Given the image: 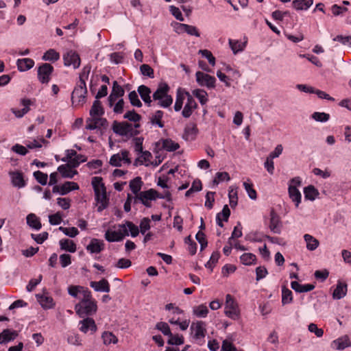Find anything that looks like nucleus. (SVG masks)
Here are the masks:
<instances>
[{"label":"nucleus","mask_w":351,"mask_h":351,"mask_svg":"<svg viewBox=\"0 0 351 351\" xmlns=\"http://www.w3.org/2000/svg\"><path fill=\"white\" fill-rule=\"evenodd\" d=\"M170 87L166 82H161L158 84L156 90L153 93V99L158 101V105L162 108L169 107L173 103V97L168 93Z\"/></svg>","instance_id":"f257e3e1"},{"label":"nucleus","mask_w":351,"mask_h":351,"mask_svg":"<svg viewBox=\"0 0 351 351\" xmlns=\"http://www.w3.org/2000/svg\"><path fill=\"white\" fill-rule=\"evenodd\" d=\"M75 310L80 317L93 315L97 312V302H79L75 304Z\"/></svg>","instance_id":"f03ea898"},{"label":"nucleus","mask_w":351,"mask_h":351,"mask_svg":"<svg viewBox=\"0 0 351 351\" xmlns=\"http://www.w3.org/2000/svg\"><path fill=\"white\" fill-rule=\"evenodd\" d=\"M224 313L227 317L234 320L238 319L239 317L240 313L238 304L230 294H227L226 296Z\"/></svg>","instance_id":"7ed1b4c3"},{"label":"nucleus","mask_w":351,"mask_h":351,"mask_svg":"<svg viewBox=\"0 0 351 351\" xmlns=\"http://www.w3.org/2000/svg\"><path fill=\"white\" fill-rule=\"evenodd\" d=\"M86 85L76 84L71 93V101L73 105H82L86 101L87 96Z\"/></svg>","instance_id":"20e7f679"},{"label":"nucleus","mask_w":351,"mask_h":351,"mask_svg":"<svg viewBox=\"0 0 351 351\" xmlns=\"http://www.w3.org/2000/svg\"><path fill=\"white\" fill-rule=\"evenodd\" d=\"M54 71L53 66L49 63H43L37 70V77L38 81L42 84H48L51 80V76Z\"/></svg>","instance_id":"39448f33"},{"label":"nucleus","mask_w":351,"mask_h":351,"mask_svg":"<svg viewBox=\"0 0 351 351\" xmlns=\"http://www.w3.org/2000/svg\"><path fill=\"white\" fill-rule=\"evenodd\" d=\"M195 77L197 83L200 86H206L208 89L215 88L216 79L214 76H211L202 71H197Z\"/></svg>","instance_id":"423d86ee"},{"label":"nucleus","mask_w":351,"mask_h":351,"mask_svg":"<svg viewBox=\"0 0 351 351\" xmlns=\"http://www.w3.org/2000/svg\"><path fill=\"white\" fill-rule=\"evenodd\" d=\"M269 217V228L271 232L274 234H280L282 228V223L280 216L274 208H271L270 210Z\"/></svg>","instance_id":"0eeeda50"},{"label":"nucleus","mask_w":351,"mask_h":351,"mask_svg":"<svg viewBox=\"0 0 351 351\" xmlns=\"http://www.w3.org/2000/svg\"><path fill=\"white\" fill-rule=\"evenodd\" d=\"M190 329L192 333H193V338L195 340H202L206 336V324L202 321L193 322L191 325Z\"/></svg>","instance_id":"6e6552de"},{"label":"nucleus","mask_w":351,"mask_h":351,"mask_svg":"<svg viewBox=\"0 0 351 351\" xmlns=\"http://www.w3.org/2000/svg\"><path fill=\"white\" fill-rule=\"evenodd\" d=\"M64 64L66 66H73L74 69H77L80 65V58L78 53L73 50H70L63 55Z\"/></svg>","instance_id":"1a4fd4ad"},{"label":"nucleus","mask_w":351,"mask_h":351,"mask_svg":"<svg viewBox=\"0 0 351 351\" xmlns=\"http://www.w3.org/2000/svg\"><path fill=\"white\" fill-rule=\"evenodd\" d=\"M79 325V330L84 333L90 331L91 334H93L97 330L95 320L90 317H84L82 320L80 321Z\"/></svg>","instance_id":"9d476101"},{"label":"nucleus","mask_w":351,"mask_h":351,"mask_svg":"<svg viewBox=\"0 0 351 351\" xmlns=\"http://www.w3.org/2000/svg\"><path fill=\"white\" fill-rule=\"evenodd\" d=\"M129 236V232L127 229L121 230L112 231L108 230L105 233V239L108 242H119L122 241L125 237Z\"/></svg>","instance_id":"9b49d317"},{"label":"nucleus","mask_w":351,"mask_h":351,"mask_svg":"<svg viewBox=\"0 0 351 351\" xmlns=\"http://www.w3.org/2000/svg\"><path fill=\"white\" fill-rule=\"evenodd\" d=\"M186 94L187 95V101L182 111V115L184 118H189L198 106L194 98L188 92Z\"/></svg>","instance_id":"f8f14e48"},{"label":"nucleus","mask_w":351,"mask_h":351,"mask_svg":"<svg viewBox=\"0 0 351 351\" xmlns=\"http://www.w3.org/2000/svg\"><path fill=\"white\" fill-rule=\"evenodd\" d=\"M9 176L11 178L12 184L14 187L21 189L26 186L27 183L24 179L23 172L20 171H10Z\"/></svg>","instance_id":"ddd939ff"},{"label":"nucleus","mask_w":351,"mask_h":351,"mask_svg":"<svg viewBox=\"0 0 351 351\" xmlns=\"http://www.w3.org/2000/svg\"><path fill=\"white\" fill-rule=\"evenodd\" d=\"M176 31L178 33L186 32L190 36H195L199 37L200 34L197 28L193 25H190L184 23H177Z\"/></svg>","instance_id":"4468645a"},{"label":"nucleus","mask_w":351,"mask_h":351,"mask_svg":"<svg viewBox=\"0 0 351 351\" xmlns=\"http://www.w3.org/2000/svg\"><path fill=\"white\" fill-rule=\"evenodd\" d=\"M95 201L99 204L97 207V211L99 213L102 212L106 209L109 204V199L106 195V190L95 193Z\"/></svg>","instance_id":"2eb2a0df"},{"label":"nucleus","mask_w":351,"mask_h":351,"mask_svg":"<svg viewBox=\"0 0 351 351\" xmlns=\"http://www.w3.org/2000/svg\"><path fill=\"white\" fill-rule=\"evenodd\" d=\"M154 194H155V189H149L147 191L140 192L139 199H141V203L145 207L150 208L152 206L150 201L155 200Z\"/></svg>","instance_id":"dca6fc26"},{"label":"nucleus","mask_w":351,"mask_h":351,"mask_svg":"<svg viewBox=\"0 0 351 351\" xmlns=\"http://www.w3.org/2000/svg\"><path fill=\"white\" fill-rule=\"evenodd\" d=\"M137 92L138 93L141 98L145 102V104L148 107H150L152 103V100L150 95L152 93L150 88L145 85H140L137 88Z\"/></svg>","instance_id":"f3484780"},{"label":"nucleus","mask_w":351,"mask_h":351,"mask_svg":"<svg viewBox=\"0 0 351 351\" xmlns=\"http://www.w3.org/2000/svg\"><path fill=\"white\" fill-rule=\"evenodd\" d=\"M128 128H130V123L127 121L119 123L114 121L112 124L113 132L122 136H125L128 134Z\"/></svg>","instance_id":"a211bd4d"},{"label":"nucleus","mask_w":351,"mask_h":351,"mask_svg":"<svg viewBox=\"0 0 351 351\" xmlns=\"http://www.w3.org/2000/svg\"><path fill=\"white\" fill-rule=\"evenodd\" d=\"M90 286L95 291L108 293L110 291V284L108 281L105 278H102L98 282L91 281L90 282Z\"/></svg>","instance_id":"6ab92c4d"},{"label":"nucleus","mask_w":351,"mask_h":351,"mask_svg":"<svg viewBox=\"0 0 351 351\" xmlns=\"http://www.w3.org/2000/svg\"><path fill=\"white\" fill-rule=\"evenodd\" d=\"M197 133L198 129L196 124L191 123L184 128L182 138L187 141H193L195 139Z\"/></svg>","instance_id":"aec40b11"},{"label":"nucleus","mask_w":351,"mask_h":351,"mask_svg":"<svg viewBox=\"0 0 351 351\" xmlns=\"http://www.w3.org/2000/svg\"><path fill=\"white\" fill-rule=\"evenodd\" d=\"M347 291V284L346 282L339 280L336 288L333 291L332 297L335 300H340L346 296Z\"/></svg>","instance_id":"412c9836"},{"label":"nucleus","mask_w":351,"mask_h":351,"mask_svg":"<svg viewBox=\"0 0 351 351\" xmlns=\"http://www.w3.org/2000/svg\"><path fill=\"white\" fill-rule=\"evenodd\" d=\"M288 193L290 199L295 203V207L298 208L301 203V193L298 188H296V186H293L292 184H289Z\"/></svg>","instance_id":"4be33fe9"},{"label":"nucleus","mask_w":351,"mask_h":351,"mask_svg":"<svg viewBox=\"0 0 351 351\" xmlns=\"http://www.w3.org/2000/svg\"><path fill=\"white\" fill-rule=\"evenodd\" d=\"M332 347L339 350L351 346V342L347 335L341 337L332 342Z\"/></svg>","instance_id":"5701e85b"},{"label":"nucleus","mask_w":351,"mask_h":351,"mask_svg":"<svg viewBox=\"0 0 351 351\" xmlns=\"http://www.w3.org/2000/svg\"><path fill=\"white\" fill-rule=\"evenodd\" d=\"M104 242L97 239H92L89 244L86 246V250L90 252L99 253L104 250Z\"/></svg>","instance_id":"b1692460"},{"label":"nucleus","mask_w":351,"mask_h":351,"mask_svg":"<svg viewBox=\"0 0 351 351\" xmlns=\"http://www.w3.org/2000/svg\"><path fill=\"white\" fill-rule=\"evenodd\" d=\"M72 169L73 168L70 167L69 163H67L66 165H60L58 167V171L63 178H73L75 175L77 174V171Z\"/></svg>","instance_id":"393cba45"},{"label":"nucleus","mask_w":351,"mask_h":351,"mask_svg":"<svg viewBox=\"0 0 351 351\" xmlns=\"http://www.w3.org/2000/svg\"><path fill=\"white\" fill-rule=\"evenodd\" d=\"M16 65L19 71H26L31 69L34 66V61L31 58L18 59Z\"/></svg>","instance_id":"a878e982"},{"label":"nucleus","mask_w":351,"mask_h":351,"mask_svg":"<svg viewBox=\"0 0 351 351\" xmlns=\"http://www.w3.org/2000/svg\"><path fill=\"white\" fill-rule=\"evenodd\" d=\"M291 287L298 293H304L313 290L315 285L313 284L301 285L297 281H292L291 282Z\"/></svg>","instance_id":"bb28decb"},{"label":"nucleus","mask_w":351,"mask_h":351,"mask_svg":"<svg viewBox=\"0 0 351 351\" xmlns=\"http://www.w3.org/2000/svg\"><path fill=\"white\" fill-rule=\"evenodd\" d=\"M230 215V210L228 205H225L221 213L216 216L217 223L220 227H223L222 221H228Z\"/></svg>","instance_id":"cd10ccee"},{"label":"nucleus","mask_w":351,"mask_h":351,"mask_svg":"<svg viewBox=\"0 0 351 351\" xmlns=\"http://www.w3.org/2000/svg\"><path fill=\"white\" fill-rule=\"evenodd\" d=\"M163 116H164L163 111H162L160 110H156L154 112V114H153L149 117L150 123L153 125H158L160 128H164L165 124H164V122L162 121Z\"/></svg>","instance_id":"c85d7f7f"},{"label":"nucleus","mask_w":351,"mask_h":351,"mask_svg":"<svg viewBox=\"0 0 351 351\" xmlns=\"http://www.w3.org/2000/svg\"><path fill=\"white\" fill-rule=\"evenodd\" d=\"M36 296L38 302L44 308L49 309L54 306L55 304L51 297L40 294H36Z\"/></svg>","instance_id":"c756f323"},{"label":"nucleus","mask_w":351,"mask_h":351,"mask_svg":"<svg viewBox=\"0 0 351 351\" xmlns=\"http://www.w3.org/2000/svg\"><path fill=\"white\" fill-rule=\"evenodd\" d=\"M304 198L314 201L319 195L318 190L313 185H308L304 188Z\"/></svg>","instance_id":"7c9ffc66"},{"label":"nucleus","mask_w":351,"mask_h":351,"mask_svg":"<svg viewBox=\"0 0 351 351\" xmlns=\"http://www.w3.org/2000/svg\"><path fill=\"white\" fill-rule=\"evenodd\" d=\"M104 114V110L101 103L99 99L94 101L93 106L90 110V115L93 117H98Z\"/></svg>","instance_id":"2f4dec72"},{"label":"nucleus","mask_w":351,"mask_h":351,"mask_svg":"<svg viewBox=\"0 0 351 351\" xmlns=\"http://www.w3.org/2000/svg\"><path fill=\"white\" fill-rule=\"evenodd\" d=\"M60 249L66 252L74 253L76 251V244L70 239H62L59 242Z\"/></svg>","instance_id":"473e14b6"},{"label":"nucleus","mask_w":351,"mask_h":351,"mask_svg":"<svg viewBox=\"0 0 351 351\" xmlns=\"http://www.w3.org/2000/svg\"><path fill=\"white\" fill-rule=\"evenodd\" d=\"M119 226L123 230L127 229L132 237H137L140 232L138 227L130 221H126L125 223L120 224Z\"/></svg>","instance_id":"72a5a7b5"},{"label":"nucleus","mask_w":351,"mask_h":351,"mask_svg":"<svg viewBox=\"0 0 351 351\" xmlns=\"http://www.w3.org/2000/svg\"><path fill=\"white\" fill-rule=\"evenodd\" d=\"M143 182L141 177H136L130 182V189L133 194L140 193Z\"/></svg>","instance_id":"f704fd0d"},{"label":"nucleus","mask_w":351,"mask_h":351,"mask_svg":"<svg viewBox=\"0 0 351 351\" xmlns=\"http://www.w3.org/2000/svg\"><path fill=\"white\" fill-rule=\"evenodd\" d=\"M27 223L35 230H40L42 227L40 219L34 213L29 214L27 217Z\"/></svg>","instance_id":"c9c22d12"},{"label":"nucleus","mask_w":351,"mask_h":351,"mask_svg":"<svg viewBox=\"0 0 351 351\" xmlns=\"http://www.w3.org/2000/svg\"><path fill=\"white\" fill-rule=\"evenodd\" d=\"M1 336H3V339L0 341V343L3 344L14 340L18 336V332L14 330L5 329L1 332Z\"/></svg>","instance_id":"e433bc0d"},{"label":"nucleus","mask_w":351,"mask_h":351,"mask_svg":"<svg viewBox=\"0 0 351 351\" xmlns=\"http://www.w3.org/2000/svg\"><path fill=\"white\" fill-rule=\"evenodd\" d=\"M304 241L306 243V248L310 251H313L316 250L319 245V241L313 237L312 235L306 234L304 235Z\"/></svg>","instance_id":"4c0bfd02"},{"label":"nucleus","mask_w":351,"mask_h":351,"mask_svg":"<svg viewBox=\"0 0 351 351\" xmlns=\"http://www.w3.org/2000/svg\"><path fill=\"white\" fill-rule=\"evenodd\" d=\"M313 0H294L292 3L297 10H306L313 4Z\"/></svg>","instance_id":"58836bf2"},{"label":"nucleus","mask_w":351,"mask_h":351,"mask_svg":"<svg viewBox=\"0 0 351 351\" xmlns=\"http://www.w3.org/2000/svg\"><path fill=\"white\" fill-rule=\"evenodd\" d=\"M229 45L234 54L243 51L246 46V42L229 39Z\"/></svg>","instance_id":"ea45409f"},{"label":"nucleus","mask_w":351,"mask_h":351,"mask_svg":"<svg viewBox=\"0 0 351 351\" xmlns=\"http://www.w3.org/2000/svg\"><path fill=\"white\" fill-rule=\"evenodd\" d=\"M78 189L79 185L76 182L67 181L61 185V195H65L72 191Z\"/></svg>","instance_id":"a19ab883"},{"label":"nucleus","mask_w":351,"mask_h":351,"mask_svg":"<svg viewBox=\"0 0 351 351\" xmlns=\"http://www.w3.org/2000/svg\"><path fill=\"white\" fill-rule=\"evenodd\" d=\"M91 184L95 193H98L100 191L106 190V186L103 182V179L101 177H93L92 178Z\"/></svg>","instance_id":"79ce46f5"},{"label":"nucleus","mask_w":351,"mask_h":351,"mask_svg":"<svg viewBox=\"0 0 351 351\" xmlns=\"http://www.w3.org/2000/svg\"><path fill=\"white\" fill-rule=\"evenodd\" d=\"M101 338L103 343L106 346L110 343L116 344L118 342V338L112 332H104L101 335Z\"/></svg>","instance_id":"37998d69"},{"label":"nucleus","mask_w":351,"mask_h":351,"mask_svg":"<svg viewBox=\"0 0 351 351\" xmlns=\"http://www.w3.org/2000/svg\"><path fill=\"white\" fill-rule=\"evenodd\" d=\"M162 148L167 152H174L180 148V145L171 138L162 140Z\"/></svg>","instance_id":"c03bdc74"},{"label":"nucleus","mask_w":351,"mask_h":351,"mask_svg":"<svg viewBox=\"0 0 351 351\" xmlns=\"http://www.w3.org/2000/svg\"><path fill=\"white\" fill-rule=\"evenodd\" d=\"M293 302V294L290 289L285 286L282 287V304L285 305Z\"/></svg>","instance_id":"a18cd8bd"},{"label":"nucleus","mask_w":351,"mask_h":351,"mask_svg":"<svg viewBox=\"0 0 351 351\" xmlns=\"http://www.w3.org/2000/svg\"><path fill=\"white\" fill-rule=\"evenodd\" d=\"M242 264L251 265L256 263V256L252 253H244L240 256Z\"/></svg>","instance_id":"49530a36"},{"label":"nucleus","mask_w":351,"mask_h":351,"mask_svg":"<svg viewBox=\"0 0 351 351\" xmlns=\"http://www.w3.org/2000/svg\"><path fill=\"white\" fill-rule=\"evenodd\" d=\"M192 93L195 97H197L199 99V103L202 105L206 104L208 100V94L203 89H195L192 91Z\"/></svg>","instance_id":"de8ad7c7"},{"label":"nucleus","mask_w":351,"mask_h":351,"mask_svg":"<svg viewBox=\"0 0 351 351\" xmlns=\"http://www.w3.org/2000/svg\"><path fill=\"white\" fill-rule=\"evenodd\" d=\"M42 58L45 61L55 62L59 60L60 54L55 49H50L44 53Z\"/></svg>","instance_id":"09e8293b"},{"label":"nucleus","mask_w":351,"mask_h":351,"mask_svg":"<svg viewBox=\"0 0 351 351\" xmlns=\"http://www.w3.org/2000/svg\"><path fill=\"white\" fill-rule=\"evenodd\" d=\"M265 237V236L259 232H250L248 234H247L245 237V239L246 241H249L250 242H258L261 243L263 241V238Z\"/></svg>","instance_id":"8fccbe9b"},{"label":"nucleus","mask_w":351,"mask_h":351,"mask_svg":"<svg viewBox=\"0 0 351 351\" xmlns=\"http://www.w3.org/2000/svg\"><path fill=\"white\" fill-rule=\"evenodd\" d=\"M243 186L250 199H256L257 198L256 191L254 189L253 184L250 182V179L243 182Z\"/></svg>","instance_id":"3c124183"},{"label":"nucleus","mask_w":351,"mask_h":351,"mask_svg":"<svg viewBox=\"0 0 351 351\" xmlns=\"http://www.w3.org/2000/svg\"><path fill=\"white\" fill-rule=\"evenodd\" d=\"M91 70V66L90 65H86L82 69V72L80 73L79 75V82L77 84H80L82 85H86V80L88 79L89 73Z\"/></svg>","instance_id":"603ef678"},{"label":"nucleus","mask_w":351,"mask_h":351,"mask_svg":"<svg viewBox=\"0 0 351 351\" xmlns=\"http://www.w3.org/2000/svg\"><path fill=\"white\" fill-rule=\"evenodd\" d=\"M193 314L198 317H205L208 313V309L204 304L195 306L193 310Z\"/></svg>","instance_id":"864d4df0"},{"label":"nucleus","mask_w":351,"mask_h":351,"mask_svg":"<svg viewBox=\"0 0 351 351\" xmlns=\"http://www.w3.org/2000/svg\"><path fill=\"white\" fill-rule=\"evenodd\" d=\"M156 329L160 330L165 336H171L172 332L167 323L160 322L156 324Z\"/></svg>","instance_id":"5fc2aeb1"},{"label":"nucleus","mask_w":351,"mask_h":351,"mask_svg":"<svg viewBox=\"0 0 351 351\" xmlns=\"http://www.w3.org/2000/svg\"><path fill=\"white\" fill-rule=\"evenodd\" d=\"M34 177L36 181L41 185H46L47 183L48 175L40 171H34L33 173Z\"/></svg>","instance_id":"6e6d98bb"},{"label":"nucleus","mask_w":351,"mask_h":351,"mask_svg":"<svg viewBox=\"0 0 351 351\" xmlns=\"http://www.w3.org/2000/svg\"><path fill=\"white\" fill-rule=\"evenodd\" d=\"M128 98L132 106L140 108L143 106L142 102L138 99L137 93L135 90L131 91L128 95Z\"/></svg>","instance_id":"4d7b16f0"},{"label":"nucleus","mask_w":351,"mask_h":351,"mask_svg":"<svg viewBox=\"0 0 351 351\" xmlns=\"http://www.w3.org/2000/svg\"><path fill=\"white\" fill-rule=\"evenodd\" d=\"M230 180V177L228 173L223 172H217L215 175V178L213 180L214 185H218L219 182L223 181H229Z\"/></svg>","instance_id":"13d9d810"},{"label":"nucleus","mask_w":351,"mask_h":351,"mask_svg":"<svg viewBox=\"0 0 351 351\" xmlns=\"http://www.w3.org/2000/svg\"><path fill=\"white\" fill-rule=\"evenodd\" d=\"M86 161V157L82 154H77L72 160L69 161L70 167L76 168L80 163Z\"/></svg>","instance_id":"bf43d9fd"},{"label":"nucleus","mask_w":351,"mask_h":351,"mask_svg":"<svg viewBox=\"0 0 351 351\" xmlns=\"http://www.w3.org/2000/svg\"><path fill=\"white\" fill-rule=\"evenodd\" d=\"M140 71L143 75L147 76L149 78L154 77V69L147 64H143L140 66Z\"/></svg>","instance_id":"052dcab7"},{"label":"nucleus","mask_w":351,"mask_h":351,"mask_svg":"<svg viewBox=\"0 0 351 351\" xmlns=\"http://www.w3.org/2000/svg\"><path fill=\"white\" fill-rule=\"evenodd\" d=\"M311 117L318 122H326L330 119V114L326 112H315L312 114Z\"/></svg>","instance_id":"680f3d73"},{"label":"nucleus","mask_w":351,"mask_h":351,"mask_svg":"<svg viewBox=\"0 0 351 351\" xmlns=\"http://www.w3.org/2000/svg\"><path fill=\"white\" fill-rule=\"evenodd\" d=\"M169 339L167 341V343L169 345H176L180 346L184 343V339L182 335H173L172 334L171 336H168Z\"/></svg>","instance_id":"e2e57ef3"},{"label":"nucleus","mask_w":351,"mask_h":351,"mask_svg":"<svg viewBox=\"0 0 351 351\" xmlns=\"http://www.w3.org/2000/svg\"><path fill=\"white\" fill-rule=\"evenodd\" d=\"M220 254L218 252H213L211 254L209 261L205 264L206 268L210 269L213 271L214 265L218 262Z\"/></svg>","instance_id":"0e129e2a"},{"label":"nucleus","mask_w":351,"mask_h":351,"mask_svg":"<svg viewBox=\"0 0 351 351\" xmlns=\"http://www.w3.org/2000/svg\"><path fill=\"white\" fill-rule=\"evenodd\" d=\"M124 119H126L134 123L138 122L141 119V116L138 114L134 110L128 111L123 116Z\"/></svg>","instance_id":"69168bd1"},{"label":"nucleus","mask_w":351,"mask_h":351,"mask_svg":"<svg viewBox=\"0 0 351 351\" xmlns=\"http://www.w3.org/2000/svg\"><path fill=\"white\" fill-rule=\"evenodd\" d=\"M59 230L62 232L65 235L69 236L71 238L75 237L78 234L79 231L77 228L75 227L71 228H64L60 226Z\"/></svg>","instance_id":"338daca9"},{"label":"nucleus","mask_w":351,"mask_h":351,"mask_svg":"<svg viewBox=\"0 0 351 351\" xmlns=\"http://www.w3.org/2000/svg\"><path fill=\"white\" fill-rule=\"evenodd\" d=\"M139 232L142 234H145V232L150 229V220L147 217H144L141 219L139 226Z\"/></svg>","instance_id":"774afa93"}]
</instances>
